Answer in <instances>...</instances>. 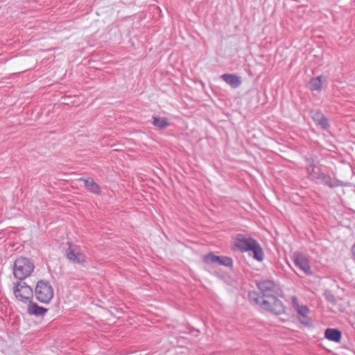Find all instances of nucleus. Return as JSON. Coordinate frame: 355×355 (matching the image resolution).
I'll list each match as a JSON object with an SVG mask.
<instances>
[{
    "label": "nucleus",
    "instance_id": "nucleus-1",
    "mask_svg": "<svg viewBox=\"0 0 355 355\" xmlns=\"http://www.w3.org/2000/svg\"><path fill=\"white\" fill-rule=\"evenodd\" d=\"M250 303L276 315H281L285 312V307L283 303L277 297V295L267 297L261 296L256 291L250 292L248 294Z\"/></svg>",
    "mask_w": 355,
    "mask_h": 355
},
{
    "label": "nucleus",
    "instance_id": "nucleus-2",
    "mask_svg": "<svg viewBox=\"0 0 355 355\" xmlns=\"http://www.w3.org/2000/svg\"><path fill=\"white\" fill-rule=\"evenodd\" d=\"M35 270L33 260L25 257L16 259L13 264L12 272L15 278L23 280L31 276Z\"/></svg>",
    "mask_w": 355,
    "mask_h": 355
},
{
    "label": "nucleus",
    "instance_id": "nucleus-3",
    "mask_svg": "<svg viewBox=\"0 0 355 355\" xmlns=\"http://www.w3.org/2000/svg\"><path fill=\"white\" fill-rule=\"evenodd\" d=\"M306 172L310 180L317 184L322 183L330 188L342 186V182L340 180L332 178L329 175L320 173V171H316L315 166L313 164H311L306 168Z\"/></svg>",
    "mask_w": 355,
    "mask_h": 355
},
{
    "label": "nucleus",
    "instance_id": "nucleus-4",
    "mask_svg": "<svg viewBox=\"0 0 355 355\" xmlns=\"http://www.w3.org/2000/svg\"><path fill=\"white\" fill-rule=\"evenodd\" d=\"M245 253L249 258L259 263L265 259V253L261 245L251 236H245Z\"/></svg>",
    "mask_w": 355,
    "mask_h": 355
},
{
    "label": "nucleus",
    "instance_id": "nucleus-5",
    "mask_svg": "<svg viewBox=\"0 0 355 355\" xmlns=\"http://www.w3.org/2000/svg\"><path fill=\"white\" fill-rule=\"evenodd\" d=\"M35 293L38 301L48 304L53 299L54 291L51 284L46 280H39L35 288Z\"/></svg>",
    "mask_w": 355,
    "mask_h": 355
},
{
    "label": "nucleus",
    "instance_id": "nucleus-6",
    "mask_svg": "<svg viewBox=\"0 0 355 355\" xmlns=\"http://www.w3.org/2000/svg\"><path fill=\"white\" fill-rule=\"evenodd\" d=\"M64 255L67 260L75 265H85L87 262V256L80 246L72 243H68Z\"/></svg>",
    "mask_w": 355,
    "mask_h": 355
},
{
    "label": "nucleus",
    "instance_id": "nucleus-7",
    "mask_svg": "<svg viewBox=\"0 0 355 355\" xmlns=\"http://www.w3.org/2000/svg\"><path fill=\"white\" fill-rule=\"evenodd\" d=\"M13 293L15 299L22 304H27L33 297V292L31 286L26 282H17L14 284Z\"/></svg>",
    "mask_w": 355,
    "mask_h": 355
},
{
    "label": "nucleus",
    "instance_id": "nucleus-8",
    "mask_svg": "<svg viewBox=\"0 0 355 355\" xmlns=\"http://www.w3.org/2000/svg\"><path fill=\"white\" fill-rule=\"evenodd\" d=\"M261 291V296L277 295L281 291L279 285L271 280H261L257 284Z\"/></svg>",
    "mask_w": 355,
    "mask_h": 355
},
{
    "label": "nucleus",
    "instance_id": "nucleus-9",
    "mask_svg": "<svg viewBox=\"0 0 355 355\" xmlns=\"http://www.w3.org/2000/svg\"><path fill=\"white\" fill-rule=\"evenodd\" d=\"M203 261L207 264L218 263L225 266H231L232 259L230 257L225 256H216L213 252H209L203 257Z\"/></svg>",
    "mask_w": 355,
    "mask_h": 355
},
{
    "label": "nucleus",
    "instance_id": "nucleus-10",
    "mask_svg": "<svg viewBox=\"0 0 355 355\" xmlns=\"http://www.w3.org/2000/svg\"><path fill=\"white\" fill-rule=\"evenodd\" d=\"M293 256L295 266L299 268L305 275H311L312 271L308 258L299 252H295Z\"/></svg>",
    "mask_w": 355,
    "mask_h": 355
},
{
    "label": "nucleus",
    "instance_id": "nucleus-11",
    "mask_svg": "<svg viewBox=\"0 0 355 355\" xmlns=\"http://www.w3.org/2000/svg\"><path fill=\"white\" fill-rule=\"evenodd\" d=\"M26 304H28L27 313L29 315H34L36 316L43 315L47 311V309L38 306L36 302H33V300L28 302Z\"/></svg>",
    "mask_w": 355,
    "mask_h": 355
},
{
    "label": "nucleus",
    "instance_id": "nucleus-12",
    "mask_svg": "<svg viewBox=\"0 0 355 355\" xmlns=\"http://www.w3.org/2000/svg\"><path fill=\"white\" fill-rule=\"evenodd\" d=\"M298 314V319L302 324L309 325L311 320L308 318L309 309L306 305H302L295 310Z\"/></svg>",
    "mask_w": 355,
    "mask_h": 355
},
{
    "label": "nucleus",
    "instance_id": "nucleus-13",
    "mask_svg": "<svg viewBox=\"0 0 355 355\" xmlns=\"http://www.w3.org/2000/svg\"><path fill=\"white\" fill-rule=\"evenodd\" d=\"M312 119L318 125H320L324 130L329 127L327 119L321 112L317 111L314 112Z\"/></svg>",
    "mask_w": 355,
    "mask_h": 355
},
{
    "label": "nucleus",
    "instance_id": "nucleus-14",
    "mask_svg": "<svg viewBox=\"0 0 355 355\" xmlns=\"http://www.w3.org/2000/svg\"><path fill=\"white\" fill-rule=\"evenodd\" d=\"M223 80L232 87L236 88L241 85L242 79L233 74L225 73L222 76Z\"/></svg>",
    "mask_w": 355,
    "mask_h": 355
},
{
    "label": "nucleus",
    "instance_id": "nucleus-15",
    "mask_svg": "<svg viewBox=\"0 0 355 355\" xmlns=\"http://www.w3.org/2000/svg\"><path fill=\"white\" fill-rule=\"evenodd\" d=\"M327 339L338 343L341 340V332L336 329H327L324 333Z\"/></svg>",
    "mask_w": 355,
    "mask_h": 355
},
{
    "label": "nucleus",
    "instance_id": "nucleus-16",
    "mask_svg": "<svg viewBox=\"0 0 355 355\" xmlns=\"http://www.w3.org/2000/svg\"><path fill=\"white\" fill-rule=\"evenodd\" d=\"M233 247L232 249L234 251H240L243 252L244 251V235L242 234H237L234 239H233Z\"/></svg>",
    "mask_w": 355,
    "mask_h": 355
},
{
    "label": "nucleus",
    "instance_id": "nucleus-17",
    "mask_svg": "<svg viewBox=\"0 0 355 355\" xmlns=\"http://www.w3.org/2000/svg\"><path fill=\"white\" fill-rule=\"evenodd\" d=\"M85 187L92 193L95 194H100L101 189L98 185L95 182L92 178L83 180Z\"/></svg>",
    "mask_w": 355,
    "mask_h": 355
},
{
    "label": "nucleus",
    "instance_id": "nucleus-18",
    "mask_svg": "<svg viewBox=\"0 0 355 355\" xmlns=\"http://www.w3.org/2000/svg\"><path fill=\"white\" fill-rule=\"evenodd\" d=\"M322 76H320L312 78L309 82L310 89L312 91H321L322 88Z\"/></svg>",
    "mask_w": 355,
    "mask_h": 355
},
{
    "label": "nucleus",
    "instance_id": "nucleus-19",
    "mask_svg": "<svg viewBox=\"0 0 355 355\" xmlns=\"http://www.w3.org/2000/svg\"><path fill=\"white\" fill-rule=\"evenodd\" d=\"M153 124L159 128L163 129L169 125L168 120L165 117L153 116Z\"/></svg>",
    "mask_w": 355,
    "mask_h": 355
},
{
    "label": "nucleus",
    "instance_id": "nucleus-20",
    "mask_svg": "<svg viewBox=\"0 0 355 355\" xmlns=\"http://www.w3.org/2000/svg\"><path fill=\"white\" fill-rule=\"evenodd\" d=\"M291 304L295 310L298 309V307L301 306L302 305L299 304L298 299L295 296H293L291 297Z\"/></svg>",
    "mask_w": 355,
    "mask_h": 355
},
{
    "label": "nucleus",
    "instance_id": "nucleus-21",
    "mask_svg": "<svg viewBox=\"0 0 355 355\" xmlns=\"http://www.w3.org/2000/svg\"><path fill=\"white\" fill-rule=\"evenodd\" d=\"M351 252H352V258L355 263V243L352 246Z\"/></svg>",
    "mask_w": 355,
    "mask_h": 355
}]
</instances>
